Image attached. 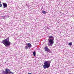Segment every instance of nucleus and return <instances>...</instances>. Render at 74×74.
<instances>
[{
    "label": "nucleus",
    "mask_w": 74,
    "mask_h": 74,
    "mask_svg": "<svg viewBox=\"0 0 74 74\" xmlns=\"http://www.w3.org/2000/svg\"><path fill=\"white\" fill-rule=\"evenodd\" d=\"M42 13L43 14H47V12L45 11H42Z\"/></svg>",
    "instance_id": "9d476101"
},
{
    "label": "nucleus",
    "mask_w": 74,
    "mask_h": 74,
    "mask_svg": "<svg viewBox=\"0 0 74 74\" xmlns=\"http://www.w3.org/2000/svg\"><path fill=\"white\" fill-rule=\"evenodd\" d=\"M0 4H1V1H0Z\"/></svg>",
    "instance_id": "2eb2a0df"
},
{
    "label": "nucleus",
    "mask_w": 74,
    "mask_h": 74,
    "mask_svg": "<svg viewBox=\"0 0 74 74\" xmlns=\"http://www.w3.org/2000/svg\"><path fill=\"white\" fill-rule=\"evenodd\" d=\"M3 8H6L7 7V4L6 3H3Z\"/></svg>",
    "instance_id": "423d86ee"
},
{
    "label": "nucleus",
    "mask_w": 74,
    "mask_h": 74,
    "mask_svg": "<svg viewBox=\"0 0 74 74\" xmlns=\"http://www.w3.org/2000/svg\"><path fill=\"white\" fill-rule=\"evenodd\" d=\"M2 7V4L0 3V7Z\"/></svg>",
    "instance_id": "f8f14e48"
},
{
    "label": "nucleus",
    "mask_w": 74,
    "mask_h": 74,
    "mask_svg": "<svg viewBox=\"0 0 74 74\" xmlns=\"http://www.w3.org/2000/svg\"><path fill=\"white\" fill-rule=\"evenodd\" d=\"M47 29H48V27H47Z\"/></svg>",
    "instance_id": "dca6fc26"
},
{
    "label": "nucleus",
    "mask_w": 74,
    "mask_h": 74,
    "mask_svg": "<svg viewBox=\"0 0 74 74\" xmlns=\"http://www.w3.org/2000/svg\"><path fill=\"white\" fill-rule=\"evenodd\" d=\"M54 37L52 36H49V38L48 39V42L47 43V45L49 47H52L53 43H54Z\"/></svg>",
    "instance_id": "f03ea898"
},
{
    "label": "nucleus",
    "mask_w": 74,
    "mask_h": 74,
    "mask_svg": "<svg viewBox=\"0 0 74 74\" xmlns=\"http://www.w3.org/2000/svg\"><path fill=\"white\" fill-rule=\"evenodd\" d=\"M34 56H36V51H34L33 53Z\"/></svg>",
    "instance_id": "1a4fd4ad"
},
{
    "label": "nucleus",
    "mask_w": 74,
    "mask_h": 74,
    "mask_svg": "<svg viewBox=\"0 0 74 74\" xmlns=\"http://www.w3.org/2000/svg\"><path fill=\"white\" fill-rule=\"evenodd\" d=\"M2 17H4V16H2Z\"/></svg>",
    "instance_id": "f3484780"
},
{
    "label": "nucleus",
    "mask_w": 74,
    "mask_h": 74,
    "mask_svg": "<svg viewBox=\"0 0 74 74\" xmlns=\"http://www.w3.org/2000/svg\"><path fill=\"white\" fill-rule=\"evenodd\" d=\"M28 74H32V73H28Z\"/></svg>",
    "instance_id": "4468645a"
},
{
    "label": "nucleus",
    "mask_w": 74,
    "mask_h": 74,
    "mask_svg": "<svg viewBox=\"0 0 74 74\" xmlns=\"http://www.w3.org/2000/svg\"><path fill=\"white\" fill-rule=\"evenodd\" d=\"M42 9H43V7H42V8H41V10H42Z\"/></svg>",
    "instance_id": "ddd939ff"
},
{
    "label": "nucleus",
    "mask_w": 74,
    "mask_h": 74,
    "mask_svg": "<svg viewBox=\"0 0 74 74\" xmlns=\"http://www.w3.org/2000/svg\"><path fill=\"white\" fill-rule=\"evenodd\" d=\"M5 63H6V62H5Z\"/></svg>",
    "instance_id": "a211bd4d"
},
{
    "label": "nucleus",
    "mask_w": 74,
    "mask_h": 74,
    "mask_svg": "<svg viewBox=\"0 0 74 74\" xmlns=\"http://www.w3.org/2000/svg\"><path fill=\"white\" fill-rule=\"evenodd\" d=\"M68 45L70 46L72 45V42H70L69 43Z\"/></svg>",
    "instance_id": "9b49d317"
},
{
    "label": "nucleus",
    "mask_w": 74,
    "mask_h": 74,
    "mask_svg": "<svg viewBox=\"0 0 74 74\" xmlns=\"http://www.w3.org/2000/svg\"><path fill=\"white\" fill-rule=\"evenodd\" d=\"M26 46H25V49H29V48H30L32 47V44L30 43H26Z\"/></svg>",
    "instance_id": "39448f33"
},
{
    "label": "nucleus",
    "mask_w": 74,
    "mask_h": 74,
    "mask_svg": "<svg viewBox=\"0 0 74 74\" xmlns=\"http://www.w3.org/2000/svg\"><path fill=\"white\" fill-rule=\"evenodd\" d=\"M10 40V37L7 38L6 39L2 40V43L5 45L6 47L8 48L10 46L11 42L9 41Z\"/></svg>",
    "instance_id": "f257e3e1"
},
{
    "label": "nucleus",
    "mask_w": 74,
    "mask_h": 74,
    "mask_svg": "<svg viewBox=\"0 0 74 74\" xmlns=\"http://www.w3.org/2000/svg\"><path fill=\"white\" fill-rule=\"evenodd\" d=\"M52 60L45 61L43 65V68L44 69H48L50 67V63H51Z\"/></svg>",
    "instance_id": "7ed1b4c3"
},
{
    "label": "nucleus",
    "mask_w": 74,
    "mask_h": 74,
    "mask_svg": "<svg viewBox=\"0 0 74 74\" xmlns=\"http://www.w3.org/2000/svg\"><path fill=\"white\" fill-rule=\"evenodd\" d=\"M5 70L2 71V74H14V73L12 72L10 69H5Z\"/></svg>",
    "instance_id": "20e7f679"
},
{
    "label": "nucleus",
    "mask_w": 74,
    "mask_h": 74,
    "mask_svg": "<svg viewBox=\"0 0 74 74\" xmlns=\"http://www.w3.org/2000/svg\"><path fill=\"white\" fill-rule=\"evenodd\" d=\"M49 49V48H48V47H47V46H46L45 47L44 49L45 50V51H47Z\"/></svg>",
    "instance_id": "0eeeda50"
},
{
    "label": "nucleus",
    "mask_w": 74,
    "mask_h": 74,
    "mask_svg": "<svg viewBox=\"0 0 74 74\" xmlns=\"http://www.w3.org/2000/svg\"><path fill=\"white\" fill-rule=\"evenodd\" d=\"M47 53H52V51L50 50V49H49L47 51Z\"/></svg>",
    "instance_id": "6e6552de"
}]
</instances>
